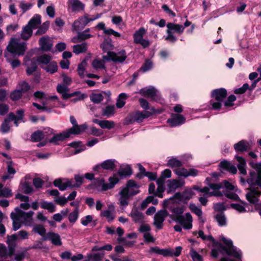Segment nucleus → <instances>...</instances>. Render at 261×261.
Masks as SVG:
<instances>
[{
  "instance_id": "nucleus-1",
  "label": "nucleus",
  "mask_w": 261,
  "mask_h": 261,
  "mask_svg": "<svg viewBox=\"0 0 261 261\" xmlns=\"http://www.w3.org/2000/svg\"><path fill=\"white\" fill-rule=\"evenodd\" d=\"M206 240L212 242L213 246L214 247L210 252V255L213 258H218L220 253L223 256L227 255L238 259H241L242 254L241 251L238 250L236 247L233 246L232 241L231 240L227 239L223 237L221 238V241L223 244L221 242L216 241L211 235L206 236Z\"/></svg>"
},
{
  "instance_id": "nucleus-2",
  "label": "nucleus",
  "mask_w": 261,
  "mask_h": 261,
  "mask_svg": "<svg viewBox=\"0 0 261 261\" xmlns=\"http://www.w3.org/2000/svg\"><path fill=\"white\" fill-rule=\"evenodd\" d=\"M256 171H250L249 177L246 181L250 187L247 189L249 191L246 194V198L249 203L253 204H257L261 195V164L255 165Z\"/></svg>"
},
{
  "instance_id": "nucleus-3",
  "label": "nucleus",
  "mask_w": 261,
  "mask_h": 261,
  "mask_svg": "<svg viewBox=\"0 0 261 261\" xmlns=\"http://www.w3.org/2000/svg\"><path fill=\"white\" fill-rule=\"evenodd\" d=\"M168 210L172 213L169 214V217L175 222L179 223L185 229H190L192 228L193 218L190 213L182 214L185 210V206H179L177 205H170Z\"/></svg>"
},
{
  "instance_id": "nucleus-4",
  "label": "nucleus",
  "mask_w": 261,
  "mask_h": 261,
  "mask_svg": "<svg viewBox=\"0 0 261 261\" xmlns=\"http://www.w3.org/2000/svg\"><path fill=\"white\" fill-rule=\"evenodd\" d=\"M139 101L141 107L145 110L135 111L128 114L125 119L126 124H133L135 122L140 123L145 119L149 118L155 113V110L151 108L150 111H146L149 109L148 102L144 98H140Z\"/></svg>"
},
{
  "instance_id": "nucleus-5",
  "label": "nucleus",
  "mask_w": 261,
  "mask_h": 261,
  "mask_svg": "<svg viewBox=\"0 0 261 261\" xmlns=\"http://www.w3.org/2000/svg\"><path fill=\"white\" fill-rule=\"evenodd\" d=\"M139 186L134 180L127 181L126 187L119 192V203L121 206L125 207L128 204L130 198L140 192Z\"/></svg>"
},
{
  "instance_id": "nucleus-6",
  "label": "nucleus",
  "mask_w": 261,
  "mask_h": 261,
  "mask_svg": "<svg viewBox=\"0 0 261 261\" xmlns=\"http://www.w3.org/2000/svg\"><path fill=\"white\" fill-rule=\"evenodd\" d=\"M113 45L111 43V40L105 39L103 42L100 44V47L105 52H107V56H103L102 59L108 61H112L115 62L123 63L126 59L127 56L125 50L122 49L117 53L111 51L113 49Z\"/></svg>"
},
{
  "instance_id": "nucleus-7",
  "label": "nucleus",
  "mask_w": 261,
  "mask_h": 261,
  "mask_svg": "<svg viewBox=\"0 0 261 261\" xmlns=\"http://www.w3.org/2000/svg\"><path fill=\"white\" fill-rule=\"evenodd\" d=\"M227 95V90L223 88L216 89L211 92V99L210 104L212 109L215 110H220L222 107V103L226 98Z\"/></svg>"
},
{
  "instance_id": "nucleus-8",
  "label": "nucleus",
  "mask_w": 261,
  "mask_h": 261,
  "mask_svg": "<svg viewBox=\"0 0 261 261\" xmlns=\"http://www.w3.org/2000/svg\"><path fill=\"white\" fill-rule=\"evenodd\" d=\"M167 34V36L165 37V40L170 42L171 43L175 42L177 38L174 35L176 33L179 35L182 34L185 30V27L181 24H179L173 22H169L166 25Z\"/></svg>"
},
{
  "instance_id": "nucleus-9",
  "label": "nucleus",
  "mask_w": 261,
  "mask_h": 261,
  "mask_svg": "<svg viewBox=\"0 0 261 261\" xmlns=\"http://www.w3.org/2000/svg\"><path fill=\"white\" fill-rule=\"evenodd\" d=\"M101 15L102 13H99L89 17V15L86 14L84 16L80 17L74 21L72 26V31L78 32L83 30L89 22L100 18Z\"/></svg>"
},
{
  "instance_id": "nucleus-10",
  "label": "nucleus",
  "mask_w": 261,
  "mask_h": 261,
  "mask_svg": "<svg viewBox=\"0 0 261 261\" xmlns=\"http://www.w3.org/2000/svg\"><path fill=\"white\" fill-rule=\"evenodd\" d=\"M26 49L24 42L19 43L15 39L12 38L7 46V50L13 56H23Z\"/></svg>"
},
{
  "instance_id": "nucleus-11",
  "label": "nucleus",
  "mask_w": 261,
  "mask_h": 261,
  "mask_svg": "<svg viewBox=\"0 0 261 261\" xmlns=\"http://www.w3.org/2000/svg\"><path fill=\"white\" fill-rule=\"evenodd\" d=\"M116 160L114 159L107 160L101 164L94 166L93 170L96 174L102 175L104 173V170L113 171L116 167Z\"/></svg>"
},
{
  "instance_id": "nucleus-12",
  "label": "nucleus",
  "mask_w": 261,
  "mask_h": 261,
  "mask_svg": "<svg viewBox=\"0 0 261 261\" xmlns=\"http://www.w3.org/2000/svg\"><path fill=\"white\" fill-rule=\"evenodd\" d=\"M70 122L72 124V127L69 128L67 131L71 135H80L85 132L88 127V126L86 123L79 125L76 119L73 116H70Z\"/></svg>"
},
{
  "instance_id": "nucleus-13",
  "label": "nucleus",
  "mask_w": 261,
  "mask_h": 261,
  "mask_svg": "<svg viewBox=\"0 0 261 261\" xmlns=\"http://www.w3.org/2000/svg\"><path fill=\"white\" fill-rule=\"evenodd\" d=\"M167 216H169V213L166 209L159 211L155 214L153 224L158 229H162L163 222Z\"/></svg>"
},
{
  "instance_id": "nucleus-14",
  "label": "nucleus",
  "mask_w": 261,
  "mask_h": 261,
  "mask_svg": "<svg viewBox=\"0 0 261 261\" xmlns=\"http://www.w3.org/2000/svg\"><path fill=\"white\" fill-rule=\"evenodd\" d=\"M212 178L208 177L206 178L205 181L210 189H211L213 191L210 192V196H216L221 197L223 194L220 190L223 188V185L221 182L219 183H212L211 182Z\"/></svg>"
},
{
  "instance_id": "nucleus-15",
  "label": "nucleus",
  "mask_w": 261,
  "mask_h": 261,
  "mask_svg": "<svg viewBox=\"0 0 261 261\" xmlns=\"http://www.w3.org/2000/svg\"><path fill=\"white\" fill-rule=\"evenodd\" d=\"M39 44L41 50L44 52L51 51L53 46V41L48 36L40 38Z\"/></svg>"
},
{
  "instance_id": "nucleus-16",
  "label": "nucleus",
  "mask_w": 261,
  "mask_h": 261,
  "mask_svg": "<svg viewBox=\"0 0 261 261\" xmlns=\"http://www.w3.org/2000/svg\"><path fill=\"white\" fill-rule=\"evenodd\" d=\"M186 121L185 117L179 114H173L167 122L171 127H175L184 124Z\"/></svg>"
},
{
  "instance_id": "nucleus-17",
  "label": "nucleus",
  "mask_w": 261,
  "mask_h": 261,
  "mask_svg": "<svg viewBox=\"0 0 261 261\" xmlns=\"http://www.w3.org/2000/svg\"><path fill=\"white\" fill-rule=\"evenodd\" d=\"M68 90V86L64 84H59L57 87V92L62 94V97L63 99H67L80 93L79 91H75L71 93H67Z\"/></svg>"
},
{
  "instance_id": "nucleus-18",
  "label": "nucleus",
  "mask_w": 261,
  "mask_h": 261,
  "mask_svg": "<svg viewBox=\"0 0 261 261\" xmlns=\"http://www.w3.org/2000/svg\"><path fill=\"white\" fill-rule=\"evenodd\" d=\"M194 194L195 193L193 189H190L185 190L182 193L179 192L176 193L174 195V197L186 203L187 201L190 200Z\"/></svg>"
},
{
  "instance_id": "nucleus-19",
  "label": "nucleus",
  "mask_w": 261,
  "mask_h": 261,
  "mask_svg": "<svg viewBox=\"0 0 261 261\" xmlns=\"http://www.w3.org/2000/svg\"><path fill=\"white\" fill-rule=\"evenodd\" d=\"M70 136L71 135L67 130L63 132L62 133L54 135L53 137L49 139V142L55 145H58L59 144V141H64L66 139L69 138Z\"/></svg>"
},
{
  "instance_id": "nucleus-20",
  "label": "nucleus",
  "mask_w": 261,
  "mask_h": 261,
  "mask_svg": "<svg viewBox=\"0 0 261 261\" xmlns=\"http://www.w3.org/2000/svg\"><path fill=\"white\" fill-rule=\"evenodd\" d=\"M149 251L156 254L161 255L164 257H172V249L171 248L160 249L158 246L151 247Z\"/></svg>"
},
{
  "instance_id": "nucleus-21",
  "label": "nucleus",
  "mask_w": 261,
  "mask_h": 261,
  "mask_svg": "<svg viewBox=\"0 0 261 261\" xmlns=\"http://www.w3.org/2000/svg\"><path fill=\"white\" fill-rule=\"evenodd\" d=\"M19 215L21 216V219L23 220L24 223L25 225L31 226L33 224L32 217L34 214L33 211L24 212L21 210L20 211Z\"/></svg>"
},
{
  "instance_id": "nucleus-22",
  "label": "nucleus",
  "mask_w": 261,
  "mask_h": 261,
  "mask_svg": "<svg viewBox=\"0 0 261 261\" xmlns=\"http://www.w3.org/2000/svg\"><path fill=\"white\" fill-rule=\"evenodd\" d=\"M77 32V35L73 37L71 39L72 42L74 43L82 42L83 41L93 37L92 35L89 33H85V32L78 31Z\"/></svg>"
},
{
  "instance_id": "nucleus-23",
  "label": "nucleus",
  "mask_w": 261,
  "mask_h": 261,
  "mask_svg": "<svg viewBox=\"0 0 261 261\" xmlns=\"http://www.w3.org/2000/svg\"><path fill=\"white\" fill-rule=\"evenodd\" d=\"M234 148L236 152H243L248 150L250 147L248 142L242 140L234 145Z\"/></svg>"
},
{
  "instance_id": "nucleus-24",
  "label": "nucleus",
  "mask_w": 261,
  "mask_h": 261,
  "mask_svg": "<svg viewBox=\"0 0 261 261\" xmlns=\"http://www.w3.org/2000/svg\"><path fill=\"white\" fill-rule=\"evenodd\" d=\"M105 179L103 178H94V181L90 185L91 189L97 190V191H103V186L106 185L105 183Z\"/></svg>"
},
{
  "instance_id": "nucleus-25",
  "label": "nucleus",
  "mask_w": 261,
  "mask_h": 261,
  "mask_svg": "<svg viewBox=\"0 0 261 261\" xmlns=\"http://www.w3.org/2000/svg\"><path fill=\"white\" fill-rule=\"evenodd\" d=\"M130 216L132 218L133 221L136 223H141L143 221V214L137 209H133L130 214Z\"/></svg>"
},
{
  "instance_id": "nucleus-26",
  "label": "nucleus",
  "mask_w": 261,
  "mask_h": 261,
  "mask_svg": "<svg viewBox=\"0 0 261 261\" xmlns=\"http://www.w3.org/2000/svg\"><path fill=\"white\" fill-rule=\"evenodd\" d=\"M69 6L72 11H77L84 9V5L79 0H68Z\"/></svg>"
},
{
  "instance_id": "nucleus-27",
  "label": "nucleus",
  "mask_w": 261,
  "mask_h": 261,
  "mask_svg": "<svg viewBox=\"0 0 261 261\" xmlns=\"http://www.w3.org/2000/svg\"><path fill=\"white\" fill-rule=\"evenodd\" d=\"M139 93L145 97H154L156 95V90L153 87L141 89Z\"/></svg>"
},
{
  "instance_id": "nucleus-28",
  "label": "nucleus",
  "mask_w": 261,
  "mask_h": 261,
  "mask_svg": "<svg viewBox=\"0 0 261 261\" xmlns=\"http://www.w3.org/2000/svg\"><path fill=\"white\" fill-rule=\"evenodd\" d=\"M47 237L51 241V243L56 246H61L62 242L59 234L50 232L47 233Z\"/></svg>"
},
{
  "instance_id": "nucleus-29",
  "label": "nucleus",
  "mask_w": 261,
  "mask_h": 261,
  "mask_svg": "<svg viewBox=\"0 0 261 261\" xmlns=\"http://www.w3.org/2000/svg\"><path fill=\"white\" fill-rule=\"evenodd\" d=\"M236 159L239 163L238 165V168L240 172L243 175H246V163L245 160L243 158L238 155L236 156Z\"/></svg>"
},
{
  "instance_id": "nucleus-30",
  "label": "nucleus",
  "mask_w": 261,
  "mask_h": 261,
  "mask_svg": "<svg viewBox=\"0 0 261 261\" xmlns=\"http://www.w3.org/2000/svg\"><path fill=\"white\" fill-rule=\"evenodd\" d=\"M33 29L27 24L22 28L21 34V38L25 40L30 38L33 34Z\"/></svg>"
},
{
  "instance_id": "nucleus-31",
  "label": "nucleus",
  "mask_w": 261,
  "mask_h": 261,
  "mask_svg": "<svg viewBox=\"0 0 261 261\" xmlns=\"http://www.w3.org/2000/svg\"><path fill=\"white\" fill-rule=\"evenodd\" d=\"M88 49V44L83 42L81 44H76L73 46V52L76 54L86 53Z\"/></svg>"
},
{
  "instance_id": "nucleus-32",
  "label": "nucleus",
  "mask_w": 261,
  "mask_h": 261,
  "mask_svg": "<svg viewBox=\"0 0 261 261\" xmlns=\"http://www.w3.org/2000/svg\"><path fill=\"white\" fill-rule=\"evenodd\" d=\"M41 16L39 14H35L34 16L29 20L28 24L30 25L33 29H36L38 28V26L41 23Z\"/></svg>"
},
{
  "instance_id": "nucleus-33",
  "label": "nucleus",
  "mask_w": 261,
  "mask_h": 261,
  "mask_svg": "<svg viewBox=\"0 0 261 261\" xmlns=\"http://www.w3.org/2000/svg\"><path fill=\"white\" fill-rule=\"evenodd\" d=\"M146 33V31L144 28H141L133 35L134 42L136 44H139V42L143 39V36Z\"/></svg>"
},
{
  "instance_id": "nucleus-34",
  "label": "nucleus",
  "mask_w": 261,
  "mask_h": 261,
  "mask_svg": "<svg viewBox=\"0 0 261 261\" xmlns=\"http://www.w3.org/2000/svg\"><path fill=\"white\" fill-rule=\"evenodd\" d=\"M47 66L43 67L41 66V67L45 70L47 72H49L50 74H54L58 71V64L56 61H51L49 63L46 65Z\"/></svg>"
},
{
  "instance_id": "nucleus-35",
  "label": "nucleus",
  "mask_w": 261,
  "mask_h": 261,
  "mask_svg": "<svg viewBox=\"0 0 261 261\" xmlns=\"http://www.w3.org/2000/svg\"><path fill=\"white\" fill-rule=\"evenodd\" d=\"M108 180L109 183H106V185H103V191H107L113 188L115 185L119 181V179L117 177H110Z\"/></svg>"
},
{
  "instance_id": "nucleus-36",
  "label": "nucleus",
  "mask_w": 261,
  "mask_h": 261,
  "mask_svg": "<svg viewBox=\"0 0 261 261\" xmlns=\"http://www.w3.org/2000/svg\"><path fill=\"white\" fill-rule=\"evenodd\" d=\"M44 138V134L41 130H38L34 132L31 136V140L33 142H37Z\"/></svg>"
},
{
  "instance_id": "nucleus-37",
  "label": "nucleus",
  "mask_w": 261,
  "mask_h": 261,
  "mask_svg": "<svg viewBox=\"0 0 261 261\" xmlns=\"http://www.w3.org/2000/svg\"><path fill=\"white\" fill-rule=\"evenodd\" d=\"M50 25V22L49 21H46L42 25H41L37 31L35 32V35L40 36L45 34L48 30Z\"/></svg>"
},
{
  "instance_id": "nucleus-38",
  "label": "nucleus",
  "mask_w": 261,
  "mask_h": 261,
  "mask_svg": "<svg viewBox=\"0 0 261 261\" xmlns=\"http://www.w3.org/2000/svg\"><path fill=\"white\" fill-rule=\"evenodd\" d=\"M115 113V107L114 105L107 106L102 109V115L109 117Z\"/></svg>"
},
{
  "instance_id": "nucleus-39",
  "label": "nucleus",
  "mask_w": 261,
  "mask_h": 261,
  "mask_svg": "<svg viewBox=\"0 0 261 261\" xmlns=\"http://www.w3.org/2000/svg\"><path fill=\"white\" fill-rule=\"evenodd\" d=\"M51 60V57L50 55L44 54L39 56L37 59V61L39 64L47 65Z\"/></svg>"
},
{
  "instance_id": "nucleus-40",
  "label": "nucleus",
  "mask_w": 261,
  "mask_h": 261,
  "mask_svg": "<svg viewBox=\"0 0 261 261\" xmlns=\"http://www.w3.org/2000/svg\"><path fill=\"white\" fill-rule=\"evenodd\" d=\"M167 166L170 168H179L182 166L181 162L176 158H172L168 161Z\"/></svg>"
},
{
  "instance_id": "nucleus-41",
  "label": "nucleus",
  "mask_w": 261,
  "mask_h": 261,
  "mask_svg": "<svg viewBox=\"0 0 261 261\" xmlns=\"http://www.w3.org/2000/svg\"><path fill=\"white\" fill-rule=\"evenodd\" d=\"M87 63L86 59L83 60L77 66V71L79 75L81 77H84V73L85 71V67L87 66Z\"/></svg>"
},
{
  "instance_id": "nucleus-42",
  "label": "nucleus",
  "mask_w": 261,
  "mask_h": 261,
  "mask_svg": "<svg viewBox=\"0 0 261 261\" xmlns=\"http://www.w3.org/2000/svg\"><path fill=\"white\" fill-rule=\"evenodd\" d=\"M21 189L22 192L26 194H30L33 191V186L29 181H24L21 184Z\"/></svg>"
},
{
  "instance_id": "nucleus-43",
  "label": "nucleus",
  "mask_w": 261,
  "mask_h": 261,
  "mask_svg": "<svg viewBox=\"0 0 261 261\" xmlns=\"http://www.w3.org/2000/svg\"><path fill=\"white\" fill-rule=\"evenodd\" d=\"M103 95L101 93H92L90 95V100L94 103H99L103 100Z\"/></svg>"
},
{
  "instance_id": "nucleus-44",
  "label": "nucleus",
  "mask_w": 261,
  "mask_h": 261,
  "mask_svg": "<svg viewBox=\"0 0 261 261\" xmlns=\"http://www.w3.org/2000/svg\"><path fill=\"white\" fill-rule=\"evenodd\" d=\"M79 216V209L75 208L74 211L68 215V220L72 224H74L77 220Z\"/></svg>"
},
{
  "instance_id": "nucleus-45",
  "label": "nucleus",
  "mask_w": 261,
  "mask_h": 261,
  "mask_svg": "<svg viewBox=\"0 0 261 261\" xmlns=\"http://www.w3.org/2000/svg\"><path fill=\"white\" fill-rule=\"evenodd\" d=\"M40 206L42 208L47 210L50 213H53L56 211L55 206L52 202L43 201L41 202Z\"/></svg>"
},
{
  "instance_id": "nucleus-46",
  "label": "nucleus",
  "mask_w": 261,
  "mask_h": 261,
  "mask_svg": "<svg viewBox=\"0 0 261 261\" xmlns=\"http://www.w3.org/2000/svg\"><path fill=\"white\" fill-rule=\"evenodd\" d=\"M104 60L95 59L93 61L92 65L94 69H105V62Z\"/></svg>"
},
{
  "instance_id": "nucleus-47",
  "label": "nucleus",
  "mask_w": 261,
  "mask_h": 261,
  "mask_svg": "<svg viewBox=\"0 0 261 261\" xmlns=\"http://www.w3.org/2000/svg\"><path fill=\"white\" fill-rule=\"evenodd\" d=\"M215 219L220 226H224L226 224V217L223 213L217 214L215 216Z\"/></svg>"
},
{
  "instance_id": "nucleus-48",
  "label": "nucleus",
  "mask_w": 261,
  "mask_h": 261,
  "mask_svg": "<svg viewBox=\"0 0 261 261\" xmlns=\"http://www.w3.org/2000/svg\"><path fill=\"white\" fill-rule=\"evenodd\" d=\"M114 126L115 123L113 121L103 120L100 127L102 129H111L114 128Z\"/></svg>"
},
{
  "instance_id": "nucleus-49",
  "label": "nucleus",
  "mask_w": 261,
  "mask_h": 261,
  "mask_svg": "<svg viewBox=\"0 0 261 261\" xmlns=\"http://www.w3.org/2000/svg\"><path fill=\"white\" fill-rule=\"evenodd\" d=\"M22 96V91L19 90H15L12 91L10 94V98L13 101H16L20 99Z\"/></svg>"
},
{
  "instance_id": "nucleus-50",
  "label": "nucleus",
  "mask_w": 261,
  "mask_h": 261,
  "mask_svg": "<svg viewBox=\"0 0 261 261\" xmlns=\"http://www.w3.org/2000/svg\"><path fill=\"white\" fill-rule=\"evenodd\" d=\"M33 231L35 233H38L41 236H44L46 233V229L43 225L40 224H36L34 225Z\"/></svg>"
},
{
  "instance_id": "nucleus-51",
  "label": "nucleus",
  "mask_w": 261,
  "mask_h": 261,
  "mask_svg": "<svg viewBox=\"0 0 261 261\" xmlns=\"http://www.w3.org/2000/svg\"><path fill=\"white\" fill-rule=\"evenodd\" d=\"M190 255L193 261H203L202 256L193 248L190 250Z\"/></svg>"
},
{
  "instance_id": "nucleus-52",
  "label": "nucleus",
  "mask_w": 261,
  "mask_h": 261,
  "mask_svg": "<svg viewBox=\"0 0 261 261\" xmlns=\"http://www.w3.org/2000/svg\"><path fill=\"white\" fill-rule=\"evenodd\" d=\"M13 196L11 190L8 188L5 187L0 190V197H4L9 198Z\"/></svg>"
},
{
  "instance_id": "nucleus-53",
  "label": "nucleus",
  "mask_w": 261,
  "mask_h": 261,
  "mask_svg": "<svg viewBox=\"0 0 261 261\" xmlns=\"http://www.w3.org/2000/svg\"><path fill=\"white\" fill-rule=\"evenodd\" d=\"M189 208L191 211L198 217H201L202 215V211L201 208L198 207L194 203H190Z\"/></svg>"
},
{
  "instance_id": "nucleus-54",
  "label": "nucleus",
  "mask_w": 261,
  "mask_h": 261,
  "mask_svg": "<svg viewBox=\"0 0 261 261\" xmlns=\"http://www.w3.org/2000/svg\"><path fill=\"white\" fill-rule=\"evenodd\" d=\"M225 195L226 197L229 199L240 201L242 204H244V205H247V203L246 202L241 200L240 199L239 196L235 193L231 192L229 193H226Z\"/></svg>"
},
{
  "instance_id": "nucleus-55",
  "label": "nucleus",
  "mask_w": 261,
  "mask_h": 261,
  "mask_svg": "<svg viewBox=\"0 0 261 261\" xmlns=\"http://www.w3.org/2000/svg\"><path fill=\"white\" fill-rule=\"evenodd\" d=\"M133 172L131 168L128 166L122 169L118 172V174L120 176H128L132 174Z\"/></svg>"
},
{
  "instance_id": "nucleus-56",
  "label": "nucleus",
  "mask_w": 261,
  "mask_h": 261,
  "mask_svg": "<svg viewBox=\"0 0 261 261\" xmlns=\"http://www.w3.org/2000/svg\"><path fill=\"white\" fill-rule=\"evenodd\" d=\"M74 186L76 188H79L83 184L84 178V176L80 174H75L74 176Z\"/></svg>"
},
{
  "instance_id": "nucleus-57",
  "label": "nucleus",
  "mask_w": 261,
  "mask_h": 261,
  "mask_svg": "<svg viewBox=\"0 0 261 261\" xmlns=\"http://www.w3.org/2000/svg\"><path fill=\"white\" fill-rule=\"evenodd\" d=\"M113 247L110 244H107L103 246L100 247L99 246L96 245L92 247V251H101V250H107V251H111L112 250Z\"/></svg>"
},
{
  "instance_id": "nucleus-58",
  "label": "nucleus",
  "mask_w": 261,
  "mask_h": 261,
  "mask_svg": "<svg viewBox=\"0 0 261 261\" xmlns=\"http://www.w3.org/2000/svg\"><path fill=\"white\" fill-rule=\"evenodd\" d=\"M54 185L58 187L61 191H64L66 190L65 182H63L61 178L56 179L53 182Z\"/></svg>"
},
{
  "instance_id": "nucleus-59",
  "label": "nucleus",
  "mask_w": 261,
  "mask_h": 261,
  "mask_svg": "<svg viewBox=\"0 0 261 261\" xmlns=\"http://www.w3.org/2000/svg\"><path fill=\"white\" fill-rule=\"evenodd\" d=\"M15 211L16 213L12 212L10 214V217L12 221H17L21 220V216L19 215L20 211H21V210L18 207H16L15 208Z\"/></svg>"
},
{
  "instance_id": "nucleus-60",
  "label": "nucleus",
  "mask_w": 261,
  "mask_h": 261,
  "mask_svg": "<svg viewBox=\"0 0 261 261\" xmlns=\"http://www.w3.org/2000/svg\"><path fill=\"white\" fill-rule=\"evenodd\" d=\"M246 205H244V204H240L239 203H231L230 204V207L239 213H244L246 211L245 207V206Z\"/></svg>"
},
{
  "instance_id": "nucleus-61",
  "label": "nucleus",
  "mask_w": 261,
  "mask_h": 261,
  "mask_svg": "<svg viewBox=\"0 0 261 261\" xmlns=\"http://www.w3.org/2000/svg\"><path fill=\"white\" fill-rule=\"evenodd\" d=\"M104 255L105 253L103 252L96 253L89 255V258L91 261H100L104 257Z\"/></svg>"
},
{
  "instance_id": "nucleus-62",
  "label": "nucleus",
  "mask_w": 261,
  "mask_h": 261,
  "mask_svg": "<svg viewBox=\"0 0 261 261\" xmlns=\"http://www.w3.org/2000/svg\"><path fill=\"white\" fill-rule=\"evenodd\" d=\"M152 67V63L149 60H146L145 63L142 65L141 67L140 68V70L143 71V72H145L150 69H151Z\"/></svg>"
},
{
  "instance_id": "nucleus-63",
  "label": "nucleus",
  "mask_w": 261,
  "mask_h": 261,
  "mask_svg": "<svg viewBox=\"0 0 261 261\" xmlns=\"http://www.w3.org/2000/svg\"><path fill=\"white\" fill-rule=\"evenodd\" d=\"M236 97L234 95L231 94L229 95L224 104L226 107H230L234 106L233 102L236 101Z\"/></svg>"
},
{
  "instance_id": "nucleus-64",
  "label": "nucleus",
  "mask_w": 261,
  "mask_h": 261,
  "mask_svg": "<svg viewBox=\"0 0 261 261\" xmlns=\"http://www.w3.org/2000/svg\"><path fill=\"white\" fill-rule=\"evenodd\" d=\"M37 68V66L36 62L32 61L31 65L29 66H28L26 69V72L27 75H31L34 72H35Z\"/></svg>"
}]
</instances>
